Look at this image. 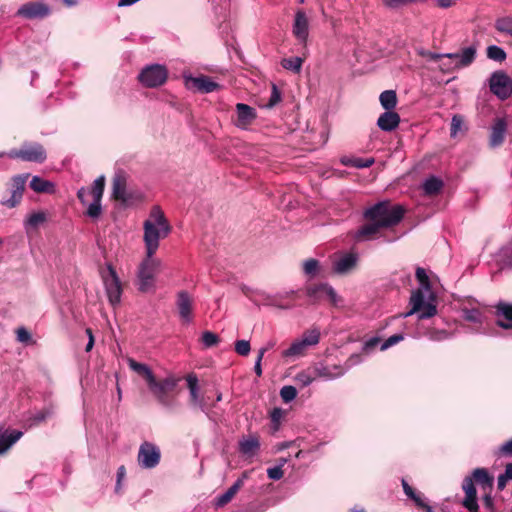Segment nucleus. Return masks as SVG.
Segmentation results:
<instances>
[{
	"mask_svg": "<svg viewBox=\"0 0 512 512\" xmlns=\"http://www.w3.org/2000/svg\"><path fill=\"white\" fill-rule=\"evenodd\" d=\"M280 100H281V94H280L279 90L277 89L276 85L273 84L271 96H270V99L268 102V106L272 107V106L276 105Z\"/></svg>",
	"mask_w": 512,
	"mask_h": 512,
	"instance_id": "56",
	"label": "nucleus"
},
{
	"mask_svg": "<svg viewBox=\"0 0 512 512\" xmlns=\"http://www.w3.org/2000/svg\"><path fill=\"white\" fill-rule=\"evenodd\" d=\"M22 435L23 433L18 430L2 431V429H0V454L5 453Z\"/></svg>",
	"mask_w": 512,
	"mask_h": 512,
	"instance_id": "31",
	"label": "nucleus"
},
{
	"mask_svg": "<svg viewBox=\"0 0 512 512\" xmlns=\"http://www.w3.org/2000/svg\"><path fill=\"white\" fill-rule=\"evenodd\" d=\"M373 163H374V159L373 158H367V159L354 158V160H353V167H355V168H368V167L372 166Z\"/></svg>",
	"mask_w": 512,
	"mask_h": 512,
	"instance_id": "54",
	"label": "nucleus"
},
{
	"mask_svg": "<svg viewBox=\"0 0 512 512\" xmlns=\"http://www.w3.org/2000/svg\"><path fill=\"white\" fill-rule=\"evenodd\" d=\"M283 410L281 408H274L270 413L271 422L274 425V430H277L280 424V421L283 417Z\"/></svg>",
	"mask_w": 512,
	"mask_h": 512,
	"instance_id": "52",
	"label": "nucleus"
},
{
	"mask_svg": "<svg viewBox=\"0 0 512 512\" xmlns=\"http://www.w3.org/2000/svg\"><path fill=\"white\" fill-rule=\"evenodd\" d=\"M316 379L314 367L303 370L295 376V382L301 387L310 385Z\"/></svg>",
	"mask_w": 512,
	"mask_h": 512,
	"instance_id": "36",
	"label": "nucleus"
},
{
	"mask_svg": "<svg viewBox=\"0 0 512 512\" xmlns=\"http://www.w3.org/2000/svg\"><path fill=\"white\" fill-rule=\"evenodd\" d=\"M234 349L238 355L247 356L251 350L250 342L248 340H237Z\"/></svg>",
	"mask_w": 512,
	"mask_h": 512,
	"instance_id": "48",
	"label": "nucleus"
},
{
	"mask_svg": "<svg viewBox=\"0 0 512 512\" xmlns=\"http://www.w3.org/2000/svg\"><path fill=\"white\" fill-rule=\"evenodd\" d=\"M357 261V254L346 253L333 262V271L336 274H346L356 267Z\"/></svg>",
	"mask_w": 512,
	"mask_h": 512,
	"instance_id": "24",
	"label": "nucleus"
},
{
	"mask_svg": "<svg viewBox=\"0 0 512 512\" xmlns=\"http://www.w3.org/2000/svg\"><path fill=\"white\" fill-rule=\"evenodd\" d=\"M50 13V7L42 2H28L22 5L17 11L18 16L30 20L46 18Z\"/></svg>",
	"mask_w": 512,
	"mask_h": 512,
	"instance_id": "19",
	"label": "nucleus"
},
{
	"mask_svg": "<svg viewBox=\"0 0 512 512\" xmlns=\"http://www.w3.org/2000/svg\"><path fill=\"white\" fill-rule=\"evenodd\" d=\"M186 85L189 89H194L200 93H210L219 88V84L214 82L209 76L201 75L198 77H188Z\"/></svg>",
	"mask_w": 512,
	"mask_h": 512,
	"instance_id": "22",
	"label": "nucleus"
},
{
	"mask_svg": "<svg viewBox=\"0 0 512 512\" xmlns=\"http://www.w3.org/2000/svg\"><path fill=\"white\" fill-rule=\"evenodd\" d=\"M237 119L235 125L240 129H247L256 119V110L251 106L238 103L236 105Z\"/></svg>",
	"mask_w": 512,
	"mask_h": 512,
	"instance_id": "23",
	"label": "nucleus"
},
{
	"mask_svg": "<svg viewBox=\"0 0 512 512\" xmlns=\"http://www.w3.org/2000/svg\"><path fill=\"white\" fill-rule=\"evenodd\" d=\"M454 3V0H437V5L441 8H448L452 6Z\"/></svg>",
	"mask_w": 512,
	"mask_h": 512,
	"instance_id": "63",
	"label": "nucleus"
},
{
	"mask_svg": "<svg viewBox=\"0 0 512 512\" xmlns=\"http://www.w3.org/2000/svg\"><path fill=\"white\" fill-rule=\"evenodd\" d=\"M126 186L127 178L125 173L122 171L116 172L112 180V197L123 204H128L130 201Z\"/></svg>",
	"mask_w": 512,
	"mask_h": 512,
	"instance_id": "21",
	"label": "nucleus"
},
{
	"mask_svg": "<svg viewBox=\"0 0 512 512\" xmlns=\"http://www.w3.org/2000/svg\"><path fill=\"white\" fill-rule=\"evenodd\" d=\"M176 307L182 323L190 324L193 321V298L187 291L177 293Z\"/></svg>",
	"mask_w": 512,
	"mask_h": 512,
	"instance_id": "20",
	"label": "nucleus"
},
{
	"mask_svg": "<svg viewBox=\"0 0 512 512\" xmlns=\"http://www.w3.org/2000/svg\"><path fill=\"white\" fill-rule=\"evenodd\" d=\"M497 313L504 316V318L510 323L498 321V325L504 329L512 328V305L506 303H500L497 306Z\"/></svg>",
	"mask_w": 512,
	"mask_h": 512,
	"instance_id": "37",
	"label": "nucleus"
},
{
	"mask_svg": "<svg viewBox=\"0 0 512 512\" xmlns=\"http://www.w3.org/2000/svg\"><path fill=\"white\" fill-rule=\"evenodd\" d=\"M105 292L111 306L116 307L121 302L123 292L121 281L112 265L107 266V274L102 275Z\"/></svg>",
	"mask_w": 512,
	"mask_h": 512,
	"instance_id": "11",
	"label": "nucleus"
},
{
	"mask_svg": "<svg viewBox=\"0 0 512 512\" xmlns=\"http://www.w3.org/2000/svg\"><path fill=\"white\" fill-rule=\"evenodd\" d=\"M249 473L244 472L240 478H238L235 483L222 495H220L216 500V506L223 507L227 503H229L236 493L240 490V488L244 484V480L248 478Z\"/></svg>",
	"mask_w": 512,
	"mask_h": 512,
	"instance_id": "26",
	"label": "nucleus"
},
{
	"mask_svg": "<svg viewBox=\"0 0 512 512\" xmlns=\"http://www.w3.org/2000/svg\"><path fill=\"white\" fill-rule=\"evenodd\" d=\"M378 342H379V338H377V337L370 338L368 341H366L365 348H367V349L373 348L378 344Z\"/></svg>",
	"mask_w": 512,
	"mask_h": 512,
	"instance_id": "62",
	"label": "nucleus"
},
{
	"mask_svg": "<svg viewBox=\"0 0 512 512\" xmlns=\"http://www.w3.org/2000/svg\"><path fill=\"white\" fill-rule=\"evenodd\" d=\"M321 332L318 327H312L302 333V335L295 339L289 348L282 352L284 358H297L304 356L307 350L319 344Z\"/></svg>",
	"mask_w": 512,
	"mask_h": 512,
	"instance_id": "8",
	"label": "nucleus"
},
{
	"mask_svg": "<svg viewBox=\"0 0 512 512\" xmlns=\"http://www.w3.org/2000/svg\"><path fill=\"white\" fill-rule=\"evenodd\" d=\"M265 355V349H259L254 365V372L258 377L262 376V360Z\"/></svg>",
	"mask_w": 512,
	"mask_h": 512,
	"instance_id": "53",
	"label": "nucleus"
},
{
	"mask_svg": "<svg viewBox=\"0 0 512 512\" xmlns=\"http://www.w3.org/2000/svg\"><path fill=\"white\" fill-rule=\"evenodd\" d=\"M419 55H421L422 57H425L431 61H440L442 59H444V55L443 54H438V53H433V52H430V51H427V50H421L419 51Z\"/></svg>",
	"mask_w": 512,
	"mask_h": 512,
	"instance_id": "57",
	"label": "nucleus"
},
{
	"mask_svg": "<svg viewBox=\"0 0 512 512\" xmlns=\"http://www.w3.org/2000/svg\"><path fill=\"white\" fill-rule=\"evenodd\" d=\"M495 261L500 269L512 268V239L498 250Z\"/></svg>",
	"mask_w": 512,
	"mask_h": 512,
	"instance_id": "27",
	"label": "nucleus"
},
{
	"mask_svg": "<svg viewBox=\"0 0 512 512\" xmlns=\"http://www.w3.org/2000/svg\"><path fill=\"white\" fill-rule=\"evenodd\" d=\"M416 278L420 287L410 297L411 309L403 316L408 317L418 313L419 319H428L437 313L435 295L432 292L429 276L424 268L416 269Z\"/></svg>",
	"mask_w": 512,
	"mask_h": 512,
	"instance_id": "1",
	"label": "nucleus"
},
{
	"mask_svg": "<svg viewBox=\"0 0 512 512\" xmlns=\"http://www.w3.org/2000/svg\"><path fill=\"white\" fill-rule=\"evenodd\" d=\"M464 125V121L461 115H454L451 119V129L450 135L455 138L460 131H462Z\"/></svg>",
	"mask_w": 512,
	"mask_h": 512,
	"instance_id": "46",
	"label": "nucleus"
},
{
	"mask_svg": "<svg viewBox=\"0 0 512 512\" xmlns=\"http://www.w3.org/2000/svg\"><path fill=\"white\" fill-rule=\"evenodd\" d=\"M422 187L426 195H435L442 189L443 182L439 178L431 176L424 181Z\"/></svg>",
	"mask_w": 512,
	"mask_h": 512,
	"instance_id": "35",
	"label": "nucleus"
},
{
	"mask_svg": "<svg viewBox=\"0 0 512 512\" xmlns=\"http://www.w3.org/2000/svg\"><path fill=\"white\" fill-rule=\"evenodd\" d=\"M487 57L491 60L502 62L506 59V53L501 47L491 45L487 48Z\"/></svg>",
	"mask_w": 512,
	"mask_h": 512,
	"instance_id": "42",
	"label": "nucleus"
},
{
	"mask_svg": "<svg viewBox=\"0 0 512 512\" xmlns=\"http://www.w3.org/2000/svg\"><path fill=\"white\" fill-rule=\"evenodd\" d=\"M400 123V116L393 111H386L382 113L378 120L377 125L382 131L390 132L395 130Z\"/></svg>",
	"mask_w": 512,
	"mask_h": 512,
	"instance_id": "25",
	"label": "nucleus"
},
{
	"mask_svg": "<svg viewBox=\"0 0 512 512\" xmlns=\"http://www.w3.org/2000/svg\"><path fill=\"white\" fill-rule=\"evenodd\" d=\"M495 27L499 32L512 36V17L498 19L495 23Z\"/></svg>",
	"mask_w": 512,
	"mask_h": 512,
	"instance_id": "43",
	"label": "nucleus"
},
{
	"mask_svg": "<svg viewBox=\"0 0 512 512\" xmlns=\"http://www.w3.org/2000/svg\"><path fill=\"white\" fill-rule=\"evenodd\" d=\"M493 482L494 478L485 468H476L472 473V477H466L463 481L462 488L465 492V497L462 500V505L469 512H478L479 505L474 483L478 484L483 492H487L492 491Z\"/></svg>",
	"mask_w": 512,
	"mask_h": 512,
	"instance_id": "3",
	"label": "nucleus"
},
{
	"mask_svg": "<svg viewBox=\"0 0 512 512\" xmlns=\"http://www.w3.org/2000/svg\"><path fill=\"white\" fill-rule=\"evenodd\" d=\"M304 273L308 276H315L319 270V262L316 259H308L303 264Z\"/></svg>",
	"mask_w": 512,
	"mask_h": 512,
	"instance_id": "47",
	"label": "nucleus"
},
{
	"mask_svg": "<svg viewBox=\"0 0 512 512\" xmlns=\"http://www.w3.org/2000/svg\"><path fill=\"white\" fill-rule=\"evenodd\" d=\"M86 334L88 335V343L86 345V348H85V351L86 352H89L92 350L93 346H94V336H93V332L90 328H87L86 329Z\"/></svg>",
	"mask_w": 512,
	"mask_h": 512,
	"instance_id": "60",
	"label": "nucleus"
},
{
	"mask_svg": "<svg viewBox=\"0 0 512 512\" xmlns=\"http://www.w3.org/2000/svg\"><path fill=\"white\" fill-rule=\"evenodd\" d=\"M304 58L302 57H290L284 58L281 61V65L284 69L293 71L294 73H300Z\"/></svg>",
	"mask_w": 512,
	"mask_h": 512,
	"instance_id": "40",
	"label": "nucleus"
},
{
	"mask_svg": "<svg viewBox=\"0 0 512 512\" xmlns=\"http://www.w3.org/2000/svg\"><path fill=\"white\" fill-rule=\"evenodd\" d=\"M143 241L145 252L156 253L160 241L171 232V225L159 206H153L148 218L143 223Z\"/></svg>",
	"mask_w": 512,
	"mask_h": 512,
	"instance_id": "2",
	"label": "nucleus"
},
{
	"mask_svg": "<svg viewBox=\"0 0 512 512\" xmlns=\"http://www.w3.org/2000/svg\"><path fill=\"white\" fill-rule=\"evenodd\" d=\"M499 454L504 456H512V439L505 442L500 448H499Z\"/></svg>",
	"mask_w": 512,
	"mask_h": 512,
	"instance_id": "59",
	"label": "nucleus"
},
{
	"mask_svg": "<svg viewBox=\"0 0 512 512\" xmlns=\"http://www.w3.org/2000/svg\"><path fill=\"white\" fill-rule=\"evenodd\" d=\"M201 342L205 348H211L216 346L220 342V339L217 334L211 331H205L202 333Z\"/></svg>",
	"mask_w": 512,
	"mask_h": 512,
	"instance_id": "44",
	"label": "nucleus"
},
{
	"mask_svg": "<svg viewBox=\"0 0 512 512\" xmlns=\"http://www.w3.org/2000/svg\"><path fill=\"white\" fill-rule=\"evenodd\" d=\"M444 59L440 60L439 69L444 73H449L454 69L469 66L476 57V47L469 46L460 53H446L443 54Z\"/></svg>",
	"mask_w": 512,
	"mask_h": 512,
	"instance_id": "9",
	"label": "nucleus"
},
{
	"mask_svg": "<svg viewBox=\"0 0 512 512\" xmlns=\"http://www.w3.org/2000/svg\"><path fill=\"white\" fill-rule=\"evenodd\" d=\"M105 187V177L99 176L93 182L90 189L84 187L80 188L77 192V197L83 205L87 204V195L92 197V202L88 205L86 214L90 218L97 219L102 213L101 200Z\"/></svg>",
	"mask_w": 512,
	"mask_h": 512,
	"instance_id": "7",
	"label": "nucleus"
},
{
	"mask_svg": "<svg viewBox=\"0 0 512 512\" xmlns=\"http://www.w3.org/2000/svg\"><path fill=\"white\" fill-rule=\"evenodd\" d=\"M28 177L29 174H21L12 177L9 187L10 197L2 199L0 202L1 205L7 208H14L21 202Z\"/></svg>",
	"mask_w": 512,
	"mask_h": 512,
	"instance_id": "14",
	"label": "nucleus"
},
{
	"mask_svg": "<svg viewBox=\"0 0 512 512\" xmlns=\"http://www.w3.org/2000/svg\"><path fill=\"white\" fill-rule=\"evenodd\" d=\"M507 130V123L504 119L498 118L491 129L490 135V145L492 147L500 146L505 139V134Z\"/></svg>",
	"mask_w": 512,
	"mask_h": 512,
	"instance_id": "28",
	"label": "nucleus"
},
{
	"mask_svg": "<svg viewBox=\"0 0 512 512\" xmlns=\"http://www.w3.org/2000/svg\"><path fill=\"white\" fill-rule=\"evenodd\" d=\"M31 189L36 193H55V184L49 180H45L39 176H33L30 181Z\"/></svg>",
	"mask_w": 512,
	"mask_h": 512,
	"instance_id": "33",
	"label": "nucleus"
},
{
	"mask_svg": "<svg viewBox=\"0 0 512 512\" xmlns=\"http://www.w3.org/2000/svg\"><path fill=\"white\" fill-rule=\"evenodd\" d=\"M12 159H21L26 162L43 163L46 158V150L40 143L26 142L21 148L13 149L6 154Z\"/></svg>",
	"mask_w": 512,
	"mask_h": 512,
	"instance_id": "10",
	"label": "nucleus"
},
{
	"mask_svg": "<svg viewBox=\"0 0 512 512\" xmlns=\"http://www.w3.org/2000/svg\"><path fill=\"white\" fill-rule=\"evenodd\" d=\"M364 216L368 220H375L383 228H390L402 220L404 209L401 205H391L389 201H382L368 208Z\"/></svg>",
	"mask_w": 512,
	"mask_h": 512,
	"instance_id": "4",
	"label": "nucleus"
},
{
	"mask_svg": "<svg viewBox=\"0 0 512 512\" xmlns=\"http://www.w3.org/2000/svg\"><path fill=\"white\" fill-rule=\"evenodd\" d=\"M160 459L161 452L155 444L145 441L140 445L137 462L141 468L153 469L159 464Z\"/></svg>",
	"mask_w": 512,
	"mask_h": 512,
	"instance_id": "13",
	"label": "nucleus"
},
{
	"mask_svg": "<svg viewBox=\"0 0 512 512\" xmlns=\"http://www.w3.org/2000/svg\"><path fill=\"white\" fill-rule=\"evenodd\" d=\"M293 36L304 48L309 37V18L303 10H297L292 26Z\"/></svg>",
	"mask_w": 512,
	"mask_h": 512,
	"instance_id": "18",
	"label": "nucleus"
},
{
	"mask_svg": "<svg viewBox=\"0 0 512 512\" xmlns=\"http://www.w3.org/2000/svg\"><path fill=\"white\" fill-rule=\"evenodd\" d=\"M155 254L145 252V257L138 266L137 279L140 292L147 293L155 290L156 276L162 267V261L155 258Z\"/></svg>",
	"mask_w": 512,
	"mask_h": 512,
	"instance_id": "5",
	"label": "nucleus"
},
{
	"mask_svg": "<svg viewBox=\"0 0 512 512\" xmlns=\"http://www.w3.org/2000/svg\"><path fill=\"white\" fill-rule=\"evenodd\" d=\"M16 334H17V339L20 342H27L31 338L30 333L23 327L18 328L16 331Z\"/></svg>",
	"mask_w": 512,
	"mask_h": 512,
	"instance_id": "58",
	"label": "nucleus"
},
{
	"mask_svg": "<svg viewBox=\"0 0 512 512\" xmlns=\"http://www.w3.org/2000/svg\"><path fill=\"white\" fill-rule=\"evenodd\" d=\"M260 448L258 436L250 435L239 441V451L245 456H254Z\"/></svg>",
	"mask_w": 512,
	"mask_h": 512,
	"instance_id": "30",
	"label": "nucleus"
},
{
	"mask_svg": "<svg viewBox=\"0 0 512 512\" xmlns=\"http://www.w3.org/2000/svg\"><path fill=\"white\" fill-rule=\"evenodd\" d=\"M167 69L159 64H153L142 69L138 76L139 82L148 88H155L164 84L167 80Z\"/></svg>",
	"mask_w": 512,
	"mask_h": 512,
	"instance_id": "12",
	"label": "nucleus"
},
{
	"mask_svg": "<svg viewBox=\"0 0 512 512\" xmlns=\"http://www.w3.org/2000/svg\"><path fill=\"white\" fill-rule=\"evenodd\" d=\"M490 90L501 100L509 98L512 94V79L504 72H494L490 77Z\"/></svg>",
	"mask_w": 512,
	"mask_h": 512,
	"instance_id": "15",
	"label": "nucleus"
},
{
	"mask_svg": "<svg viewBox=\"0 0 512 512\" xmlns=\"http://www.w3.org/2000/svg\"><path fill=\"white\" fill-rule=\"evenodd\" d=\"M46 221V215L44 212H35L30 214L25 220L26 228H36L40 224Z\"/></svg>",
	"mask_w": 512,
	"mask_h": 512,
	"instance_id": "41",
	"label": "nucleus"
},
{
	"mask_svg": "<svg viewBox=\"0 0 512 512\" xmlns=\"http://www.w3.org/2000/svg\"><path fill=\"white\" fill-rule=\"evenodd\" d=\"M503 474L508 480H512V463L506 465L505 472Z\"/></svg>",
	"mask_w": 512,
	"mask_h": 512,
	"instance_id": "64",
	"label": "nucleus"
},
{
	"mask_svg": "<svg viewBox=\"0 0 512 512\" xmlns=\"http://www.w3.org/2000/svg\"><path fill=\"white\" fill-rule=\"evenodd\" d=\"M306 295L313 303L322 301L328 298L332 304H337L338 295L335 290L327 283L314 284L306 287Z\"/></svg>",
	"mask_w": 512,
	"mask_h": 512,
	"instance_id": "17",
	"label": "nucleus"
},
{
	"mask_svg": "<svg viewBox=\"0 0 512 512\" xmlns=\"http://www.w3.org/2000/svg\"><path fill=\"white\" fill-rule=\"evenodd\" d=\"M401 483L405 495L413 500L416 506L426 509L427 512H432V508L423 501L420 494L417 493L405 479H402Z\"/></svg>",
	"mask_w": 512,
	"mask_h": 512,
	"instance_id": "34",
	"label": "nucleus"
},
{
	"mask_svg": "<svg viewBox=\"0 0 512 512\" xmlns=\"http://www.w3.org/2000/svg\"><path fill=\"white\" fill-rule=\"evenodd\" d=\"M285 462H286V460H283V463L281 465L268 468L267 469L268 477L272 480H280L284 475L282 466Z\"/></svg>",
	"mask_w": 512,
	"mask_h": 512,
	"instance_id": "50",
	"label": "nucleus"
},
{
	"mask_svg": "<svg viewBox=\"0 0 512 512\" xmlns=\"http://www.w3.org/2000/svg\"><path fill=\"white\" fill-rule=\"evenodd\" d=\"M380 103L384 109L391 111L397 104V96L394 90H386L380 94Z\"/></svg>",
	"mask_w": 512,
	"mask_h": 512,
	"instance_id": "38",
	"label": "nucleus"
},
{
	"mask_svg": "<svg viewBox=\"0 0 512 512\" xmlns=\"http://www.w3.org/2000/svg\"><path fill=\"white\" fill-rule=\"evenodd\" d=\"M187 386L190 392V397L193 403L199 402V386L198 378L195 374H188L186 376Z\"/></svg>",
	"mask_w": 512,
	"mask_h": 512,
	"instance_id": "39",
	"label": "nucleus"
},
{
	"mask_svg": "<svg viewBox=\"0 0 512 512\" xmlns=\"http://www.w3.org/2000/svg\"><path fill=\"white\" fill-rule=\"evenodd\" d=\"M383 227L375 220H369V223L361 226L355 234L357 241H365L373 239Z\"/></svg>",
	"mask_w": 512,
	"mask_h": 512,
	"instance_id": "29",
	"label": "nucleus"
},
{
	"mask_svg": "<svg viewBox=\"0 0 512 512\" xmlns=\"http://www.w3.org/2000/svg\"><path fill=\"white\" fill-rule=\"evenodd\" d=\"M127 363H128L129 368L132 371H134L139 376H141L145 379L147 385L155 377L153 371L151 370V368L148 365H146L144 363H139L136 360H134L133 358H128Z\"/></svg>",
	"mask_w": 512,
	"mask_h": 512,
	"instance_id": "32",
	"label": "nucleus"
},
{
	"mask_svg": "<svg viewBox=\"0 0 512 512\" xmlns=\"http://www.w3.org/2000/svg\"><path fill=\"white\" fill-rule=\"evenodd\" d=\"M483 505L488 512H494V502L491 496V491L483 492Z\"/></svg>",
	"mask_w": 512,
	"mask_h": 512,
	"instance_id": "55",
	"label": "nucleus"
},
{
	"mask_svg": "<svg viewBox=\"0 0 512 512\" xmlns=\"http://www.w3.org/2000/svg\"><path fill=\"white\" fill-rule=\"evenodd\" d=\"M463 318L470 322L480 323L482 314L478 309H464Z\"/></svg>",
	"mask_w": 512,
	"mask_h": 512,
	"instance_id": "49",
	"label": "nucleus"
},
{
	"mask_svg": "<svg viewBox=\"0 0 512 512\" xmlns=\"http://www.w3.org/2000/svg\"><path fill=\"white\" fill-rule=\"evenodd\" d=\"M358 358H359L358 355L351 356L348 359L346 366L318 364V365L314 366L316 377L324 379V380H332V379L341 377L355 363L354 359H358Z\"/></svg>",
	"mask_w": 512,
	"mask_h": 512,
	"instance_id": "16",
	"label": "nucleus"
},
{
	"mask_svg": "<svg viewBox=\"0 0 512 512\" xmlns=\"http://www.w3.org/2000/svg\"><path fill=\"white\" fill-rule=\"evenodd\" d=\"M180 380V377L169 374L161 380L154 377L147 386L159 404L164 407H172L174 404V397L171 394L177 387Z\"/></svg>",
	"mask_w": 512,
	"mask_h": 512,
	"instance_id": "6",
	"label": "nucleus"
},
{
	"mask_svg": "<svg viewBox=\"0 0 512 512\" xmlns=\"http://www.w3.org/2000/svg\"><path fill=\"white\" fill-rule=\"evenodd\" d=\"M280 396L285 403H289L297 396V390L294 386L286 385L280 390Z\"/></svg>",
	"mask_w": 512,
	"mask_h": 512,
	"instance_id": "45",
	"label": "nucleus"
},
{
	"mask_svg": "<svg viewBox=\"0 0 512 512\" xmlns=\"http://www.w3.org/2000/svg\"><path fill=\"white\" fill-rule=\"evenodd\" d=\"M507 481H508V479L505 477L504 474L499 475L498 480H497V488L499 490H503L506 486Z\"/></svg>",
	"mask_w": 512,
	"mask_h": 512,
	"instance_id": "61",
	"label": "nucleus"
},
{
	"mask_svg": "<svg viewBox=\"0 0 512 512\" xmlns=\"http://www.w3.org/2000/svg\"><path fill=\"white\" fill-rule=\"evenodd\" d=\"M403 335L402 334H394L392 336H390L389 338H387L381 345V350L384 351L390 347H392L393 345L399 343L401 340H403Z\"/></svg>",
	"mask_w": 512,
	"mask_h": 512,
	"instance_id": "51",
	"label": "nucleus"
}]
</instances>
